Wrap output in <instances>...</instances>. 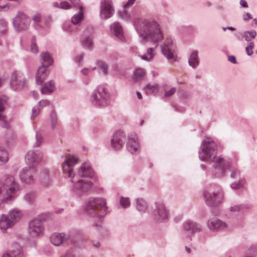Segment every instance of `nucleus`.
I'll return each instance as SVG.
<instances>
[{"mask_svg": "<svg viewBox=\"0 0 257 257\" xmlns=\"http://www.w3.org/2000/svg\"><path fill=\"white\" fill-rule=\"evenodd\" d=\"M143 26L140 30V36L144 41H150L153 43L154 47H151L147 50L146 53L141 56L142 59L149 61L154 56V49L157 46V42L163 38V35L158 24L154 21H147L143 23Z\"/></svg>", "mask_w": 257, "mask_h": 257, "instance_id": "nucleus-1", "label": "nucleus"}, {"mask_svg": "<svg viewBox=\"0 0 257 257\" xmlns=\"http://www.w3.org/2000/svg\"><path fill=\"white\" fill-rule=\"evenodd\" d=\"M77 162V158L73 156H69L67 157L63 166L64 173L67 174L68 177L72 178V182L74 183V191L79 195L89 191L93 185L90 182L84 180H77L73 172V167Z\"/></svg>", "mask_w": 257, "mask_h": 257, "instance_id": "nucleus-2", "label": "nucleus"}, {"mask_svg": "<svg viewBox=\"0 0 257 257\" xmlns=\"http://www.w3.org/2000/svg\"><path fill=\"white\" fill-rule=\"evenodd\" d=\"M217 149V145L212 139L206 138L201 145L200 158L202 161H211L216 164L223 163V158L221 156H216Z\"/></svg>", "mask_w": 257, "mask_h": 257, "instance_id": "nucleus-3", "label": "nucleus"}, {"mask_svg": "<svg viewBox=\"0 0 257 257\" xmlns=\"http://www.w3.org/2000/svg\"><path fill=\"white\" fill-rule=\"evenodd\" d=\"M86 211L91 216H96L100 219L108 212L106 200L103 198H95L88 202Z\"/></svg>", "mask_w": 257, "mask_h": 257, "instance_id": "nucleus-4", "label": "nucleus"}, {"mask_svg": "<svg viewBox=\"0 0 257 257\" xmlns=\"http://www.w3.org/2000/svg\"><path fill=\"white\" fill-rule=\"evenodd\" d=\"M23 217V213L21 210L14 209L11 210L7 216H3L0 219V228L5 230L14 226Z\"/></svg>", "mask_w": 257, "mask_h": 257, "instance_id": "nucleus-5", "label": "nucleus"}, {"mask_svg": "<svg viewBox=\"0 0 257 257\" xmlns=\"http://www.w3.org/2000/svg\"><path fill=\"white\" fill-rule=\"evenodd\" d=\"M206 203L210 206H216L222 201L223 195L220 189L216 191H209L204 194Z\"/></svg>", "mask_w": 257, "mask_h": 257, "instance_id": "nucleus-6", "label": "nucleus"}, {"mask_svg": "<svg viewBox=\"0 0 257 257\" xmlns=\"http://www.w3.org/2000/svg\"><path fill=\"white\" fill-rule=\"evenodd\" d=\"M36 176V169L33 167H25L20 173V178L24 183H33Z\"/></svg>", "mask_w": 257, "mask_h": 257, "instance_id": "nucleus-7", "label": "nucleus"}, {"mask_svg": "<svg viewBox=\"0 0 257 257\" xmlns=\"http://www.w3.org/2000/svg\"><path fill=\"white\" fill-rule=\"evenodd\" d=\"M28 231L30 235L33 237H36L42 234L44 228L41 221L39 219H34L31 221Z\"/></svg>", "mask_w": 257, "mask_h": 257, "instance_id": "nucleus-8", "label": "nucleus"}, {"mask_svg": "<svg viewBox=\"0 0 257 257\" xmlns=\"http://www.w3.org/2000/svg\"><path fill=\"white\" fill-rule=\"evenodd\" d=\"M30 19L23 13H19L14 20V25L18 31L26 30L30 25Z\"/></svg>", "mask_w": 257, "mask_h": 257, "instance_id": "nucleus-9", "label": "nucleus"}, {"mask_svg": "<svg viewBox=\"0 0 257 257\" xmlns=\"http://www.w3.org/2000/svg\"><path fill=\"white\" fill-rule=\"evenodd\" d=\"M124 134L120 131H116L113 134L111 140V145L114 150L121 149L124 143Z\"/></svg>", "mask_w": 257, "mask_h": 257, "instance_id": "nucleus-10", "label": "nucleus"}, {"mask_svg": "<svg viewBox=\"0 0 257 257\" xmlns=\"http://www.w3.org/2000/svg\"><path fill=\"white\" fill-rule=\"evenodd\" d=\"M97 94H95L92 96V102L96 105L103 106L106 101V90L103 86H100L97 88Z\"/></svg>", "mask_w": 257, "mask_h": 257, "instance_id": "nucleus-11", "label": "nucleus"}, {"mask_svg": "<svg viewBox=\"0 0 257 257\" xmlns=\"http://www.w3.org/2000/svg\"><path fill=\"white\" fill-rule=\"evenodd\" d=\"M42 159V154L39 151H29L26 157V162L28 165L34 167Z\"/></svg>", "mask_w": 257, "mask_h": 257, "instance_id": "nucleus-12", "label": "nucleus"}, {"mask_svg": "<svg viewBox=\"0 0 257 257\" xmlns=\"http://www.w3.org/2000/svg\"><path fill=\"white\" fill-rule=\"evenodd\" d=\"M26 83L24 78L17 74L13 73L12 75L11 80V86L14 90H19L23 88Z\"/></svg>", "mask_w": 257, "mask_h": 257, "instance_id": "nucleus-13", "label": "nucleus"}, {"mask_svg": "<svg viewBox=\"0 0 257 257\" xmlns=\"http://www.w3.org/2000/svg\"><path fill=\"white\" fill-rule=\"evenodd\" d=\"M113 9L110 0H102L101 7V17L106 19L110 18L113 14Z\"/></svg>", "mask_w": 257, "mask_h": 257, "instance_id": "nucleus-14", "label": "nucleus"}, {"mask_svg": "<svg viewBox=\"0 0 257 257\" xmlns=\"http://www.w3.org/2000/svg\"><path fill=\"white\" fill-rule=\"evenodd\" d=\"M174 46L172 39L171 38H167L162 46L163 54L168 59H173L174 57Z\"/></svg>", "mask_w": 257, "mask_h": 257, "instance_id": "nucleus-15", "label": "nucleus"}, {"mask_svg": "<svg viewBox=\"0 0 257 257\" xmlns=\"http://www.w3.org/2000/svg\"><path fill=\"white\" fill-rule=\"evenodd\" d=\"M154 215L157 221H162L168 217V211L162 203H157L156 209L154 211Z\"/></svg>", "mask_w": 257, "mask_h": 257, "instance_id": "nucleus-16", "label": "nucleus"}, {"mask_svg": "<svg viewBox=\"0 0 257 257\" xmlns=\"http://www.w3.org/2000/svg\"><path fill=\"white\" fill-rule=\"evenodd\" d=\"M126 146L128 151L132 154L138 151L140 147L138 138L136 136L130 138L127 142Z\"/></svg>", "mask_w": 257, "mask_h": 257, "instance_id": "nucleus-17", "label": "nucleus"}, {"mask_svg": "<svg viewBox=\"0 0 257 257\" xmlns=\"http://www.w3.org/2000/svg\"><path fill=\"white\" fill-rule=\"evenodd\" d=\"M48 74L47 69L45 67L40 66L36 75L37 83L41 85L47 77Z\"/></svg>", "mask_w": 257, "mask_h": 257, "instance_id": "nucleus-18", "label": "nucleus"}, {"mask_svg": "<svg viewBox=\"0 0 257 257\" xmlns=\"http://www.w3.org/2000/svg\"><path fill=\"white\" fill-rule=\"evenodd\" d=\"M67 238V236L63 233H55L51 235L50 239L54 245L59 246L64 242Z\"/></svg>", "mask_w": 257, "mask_h": 257, "instance_id": "nucleus-19", "label": "nucleus"}, {"mask_svg": "<svg viewBox=\"0 0 257 257\" xmlns=\"http://www.w3.org/2000/svg\"><path fill=\"white\" fill-rule=\"evenodd\" d=\"M207 225L209 228L212 230L223 229L227 226L225 223L216 219L209 220L208 221Z\"/></svg>", "mask_w": 257, "mask_h": 257, "instance_id": "nucleus-20", "label": "nucleus"}, {"mask_svg": "<svg viewBox=\"0 0 257 257\" xmlns=\"http://www.w3.org/2000/svg\"><path fill=\"white\" fill-rule=\"evenodd\" d=\"M79 174L82 177H91L92 175V170L89 163L86 162L82 165L79 171Z\"/></svg>", "mask_w": 257, "mask_h": 257, "instance_id": "nucleus-21", "label": "nucleus"}, {"mask_svg": "<svg viewBox=\"0 0 257 257\" xmlns=\"http://www.w3.org/2000/svg\"><path fill=\"white\" fill-rule=\"evenodd\" d=\"M184 229L190 233H194L200 231L201 227L198 224L189 220L185 223Z\"/></svg>", "mask_w": 257, "mask_h": 257, "instance_id": "nucleus-22", "label": "nucleus"}, {"mask_svg": "<svg viewBox=\"0 0 257 257\" xmlns=\"http://www.w3.org/2000/svg\"><path fill=\"white\" fill-rule=\"evenodd\" d=\"M42 58V65L41 66L45 67L46 68L53 63V59L51 55L47 52L41 53Z\"/></svg>", "mask_w": 257, "mask_h": 257, "instance_id": "nucleus-23", "label": "nucleus"}, {"mask_svg": "<svg viewBox=\"0 0 257 257\" xmlns=\"http://www.w3.org/2000/svg\"><path fill=\"white\" fill-rule=\"evenodd\" d=\"M111 29L114 33L115 35L122 40L123 38L122 29L118 23H114L111 26Z\"/></svg>", "mask_w": 257, "mask_h": 257, "instance_id": "nucleus-24", "label": "nucleus"}, {"mask_svg": "<svg viewBox=\"0 0 257 257\" xmlns=\"http://www.w3.org/2000/svg\"><path fill=\"white\" fill-rule=\"evenodd\" d=\"M55 89V84L53 81H50L45 83L41 88V92L42 94H46L52 92Z\"/></svg>", "mask_w": 257, "mask_h": 257, "instance_id": "nucleus-25", "label": "nucleus"}, {"mask_svg": "<svg viewBox=\"0 0 257 257\" xmlns=\"http://www.w3.org/2000/svg\"><path fill=\"white\" fill-rule=\"evenodd\" d=\"M146 74L145 71L142 68H137L134 73L133 79L134 81L137 82L143 79Z\"/></svg>", "mask_w": 257, "mask_h": 257, "instance_id": "nucleus-26", "label": "nucleus"}, {"mask_svg": "<svg viewBox=\"0 0 257 257\" xmlns=\"http://www.w3.org/2000/svg\"><path fill=\"white\" fill-rule=\"evenodd\" d=\"M76 1V4H74V7H76L78 5V6L79 7L78 5V2L79 0H75ZM83 16V9L81 6H80V11L79 13L77 15H75L72 18V22L74 24H78L80 21H81L82 20Z\"/></svg>", "mask_w": 257, "mask_h": 257, "instance_id": "nucleus-27", "label": "nucleus"}, {"mask_svg": "<svg viewBox=\"0 0 257 257\" xmlns=\"http://www.w3.org/2000/svg\"><path fill=\"white\" fill-rule=\"evenodd\" d=\"M22 255L21 248L19 246L16 250H13L5 253L2 257H21Z\"/></svg>", "mask_w": 257, "mask_h": 257, "instance_id": "nucleus-28", "label": "nucleus"}, {"mask_svg": "<svg viewBox=\"0 0 257 257\" xmlns=\"http://www.w3.org/2000/svg\"><path fill=\"white\" fill-rule=\"evenodd\" d=\"M7 100L6 98L0 97V120L4 122V127L8 128L9 124L6 121L5 117L2 114L1 112L4 109V105L6 103Z\"/></svg>", "mask_w": 257, "mask_h": 257, "instance_id": "nucleus-29", "label": "nucleus"}, {"mask_svg": "<svg viewBox=\"0 0 257 257\" xmlns=\"http://www.w3.org/2000/svg\"><path fill=\"white\" fill-rule=\"evenodd\" d=\"M189 65L192 67L194 68L198 64V59L197 52L196 51L193 52L189 60Z\"/></svg>", "mask_w": 257, "mask_h": 257, "instance_id": "nucleus-30", "label": "nucleus"}, {"mask_svg": "<svg viewBox=\"0 0 257 257\" xmlns=\"http://www.w3.org/2000/svg\"><path fill=\"white\" fill-rule=\"evenodd\" d=\"M159 86L157 84H148L145 87V90L148 94H155L158 92Z\"/></svg>", "mask_w": 257, "mask_h": 257, "instance_id": "nucleus-31", "label": "nucleus"}, {"mask_svg": "<svg viewBox=\"0 0 257 257\" xmlns=\"http://www.w3.org/2000/svg\"><path fill=\"white\" fill-rule=\"evenodd\" d=\"M8 160L7 152L3 148H0V165L5 164Z\"/></svg>", "mask_w": 257, "mask_h": 257, "instance_id": "nucleus-32", "label": "nucleus"}, {"mask_svg": "<svg viewBox=\"0 0 257 257\" xmlns=\"http://www.w3.org/2000/svg\"><path fill=\"white\" fill-rule=\"evenodd\" d=\"M137 209L140 211H145L147 208L146 202L143 199H138L137 200Z\"/></svg>", "mask_w": 257, "mask_h": 257, "instance_id": "nucleus-33", "label": "nucleus"}, {"mask_svg": "<svg viewBox=\"0 0 257 257\" xmlns=\"http://www.w3.org/2000/svg\"><path fill=\"white\" fill-rule=\"evenodd\" d=\"M256 35V33L255 31H248L245 32L244 33V37H245V39L247 41H249L250 40V37L252 38H254Z\"/></svg>", "mask_w": 257, "mask_h": 257, "instance_id": "nucleus-34", "label": "nucleus"}, {"mask_svg": "<svg viewBox=\"0 0 257 257\" xmlns=\"http://www.w3.org/2000/svg\"><path fill=\"white\" fill-rule=\"evenodd\" d=\"M120 205L123 208H126L130 206V202L128 198L121 197L120 200Z\"/></svg>", "mask_w": 257, "mask_h": 257, "instance_id": "nucleus-35", "label": "nucleus"}, {"mask_svg": "<svg viewBox=\"0 0 257 257\" xmlns=\"http://www.w3.org/2000/svg\"><path fill=\"white\" fill-rule=\"evenodd\" d=\"M254 47V43L249 42L245 48L246 53L248 55H251L253 53L252 49Z\"/></svg>", "mask_w": 257, "mask_h": 257, "instance_id": "nucleus-36", "label": "nucleus"}, {"mask_svg": "<svg viewBox=\"0 0 257 257\" xmlns=\"http://www.w3.org/2000/svg\"><path fill=\"white\" fill-rule=\"evenodd\" d=\"M31 51L32 53H37L38 52V47L36 45L35 39H32L31 46Z\"/></svg>", "mask_w": 257, "mask_h": 257, "instance_id": "nucleus-37", "label": "nucleus"}, {"mask_svg": "<svg viewBox=\"0 0 257 257\" xmlns=\"http://www.w3.org/2000/svg\"><path fill=\"white\" fill-rule=\"evenodd\" d=\"M83 45L85 47L90 48L92 45L91 39L90 38H86L85 40H83Z\"/></svg>", "mask_w": 257, "mask_h": 257, "instance_id": "nucleus-38", "label": "nucleus"}, {"mask_svg": "<svg viewBox=\"0 0 257 257\" xmlns=\"http://www.w3.org/2000/svg\"><path fill=\"white\" fill-rule=\"evenodd\" d=\"M97 64H98V66L99 67V68L102 70L103 73L106 74V72H107V66L106 65V64L102 61L98 62Z\"/></svg>", "mask_w": 257, "mask_h": 257, "instance_id": "nucleus-39", "label": "nucleus"}, {"mask_svg": "<svg viewBox=\"0 0 257 257\" xmlns=\"http://www.w3.org/2000/svg\"><path fill=\"white\" fill-rule=\"evenodd\" d=\"M60 8L61 9L67 10L71 8V5L66 2H63L60 3Z\"/></svg>", "mask_w": 257, "mask_h": 257, "instance_id": "nucleus-40", "label": "nucleus"}, {"mask_svg": "<svg viewBox=\"0 0 257 257\" xmlns=\"http://www.w3.org/2000/svg\"><path fill=\"white\" fill-rule=\"evenodd\" d=\"M33 21L37 24H38L39 22H41L42 20V18L39 14H36L34 15V16L33 18Z\"/></svg>", "mask_w": 257, "mask_h": 257, "instance_id": "nucleus-41", "label": "nucleus"}, {"mask_svg": "<svg viewBox=\"0 0 257 257\" xmlns=\"http://www.w3.org/2000/svg\"><path fill=\"white\" fill-rule=\"evenodd\" d=\"M176 91V88L173 87L169 89V90L166 91L165 96H170L172 95Z\"/></svg>", "mask_w": 257, "mask_h": 257, "instance_id": "nucleus-42", "label": "nucleus"}, {"mask_svg": "<svg viewBox=\"0 0 257 257\" xmlns=\"http://www.w3.org/2000/svg\"><path fill=\"white\" fill-rule=\"evenodd\" d=\"M8 8V6L5 5L2 0H0V11H6Z\"/></svg>", "mask_w": 257, "mask_h": 257, "instance_id": "nucleus-43", "label": "nucleus"}, {"mask_svg": "<svg viewBox=\"0 0 257 257\" xmlns=\"http://www.w3.org/2000/svg\"><path fill=\"white\" fill-rule=\"evenodd\" d=\"M239 175V172L237 169H233L231 174V177L232 178H236Z\"/></svg>", "mask_w": 257, "mask_h": 257, "instance_id": "nucleus-44", "label": "nucleus"}, {"mask_svg": "<svg viewBox=\"0 0 257 257\" xmlns=\"http://www.w3.org/2000/svg\"><path fill=\"white\" fill-rule=\"evenodd\" d=\"M40 177L44 180V181L49 180V177L46 172L42 173L40 175Z\"/></svg>", "mask_w": 257, "mask_h": 257, "instance_id": "nucleus-45", "label": "nucleus"}, {"mask_svg": "<svg viewBox=\"0 0 257 257\" xmlns=\"http://www.w3.org/2000/svg\"><path fill=\"white\" fill-rule=\"evenodd\" d=\"M136 0H128L127 3L124 5L125 8H128L132 6L135 3Z\"/></svg>", "mask_w": 257, "mask_h": 257, "instance_id": "nucleus-46", "label": "nucleus"}, {"mask_svg": "<svg viewBox=\"0 0 257 257\" xmlns=\"http://www.w3.org/2000/svg\"><path fill=\"white\" fill-rule=\"evenodd\" d=\"M119 15L122 19H126L128 17V15L125 10L119 12Z\"/></svg>", "mask_w": 257, "mask_h": 257, "instance_id": "nucleus-47", "label": "nucleus"}, {"mask_svg": "<svg viewBox=\"0 0 257 257\" xmlns=\"http://www.w3.org/2000/svg\"><path fill=\"white\" fill-rule=\"evenodd\" d=\"M240 4L241 6V7H242L243 8H247L248 7L247 4L245 0H240Z\"/></svg>", "mask_w": 257, "mask_h": 257, "instance_id": "nucleus-48", "label": "nucleus"}, {"mask_svg": "<svg viewBox=\"0 0 257 257\" xmlns=\"http://www.w3.org/2000/svg\"><path fill=\"white\" fill-rule=\"evenodd\" d=\"M36 139H37V146H39L41 145L42 139L40 136H38V135H37Z\"/></svg>", "mask_w": 257, "mask_h": 257, "instance_id": "nucleus-49", "label": "nucleus"}, {"mask_svg": "<svg viewBox=\"0 0 257 257\" xmlns=\"http://www.w3.org/2000/svg\"><path fill=\"white\" fill-rule=\"evenodd\" d=\"M49 104V102L47 100H42L39 102V106H46Z\"/></svg>", "mask_w": 257, "mask_h": 257, "instance_id": "nucleus-50", "label": "nucleus"}, {"mask_svg": "<svg viewBox=\"0 0 257 257\" xmlns=\"http://www.w3.org/2000/svg\"><path fill=\"white\" fill-rule=\"evenodd\" d=\"M228 60L234 64L236 63V59L235 57L233 56H230L228 57Z\"/></svg>", "mask_w": 257, "mask_h": 257, "instance_id": "nucleus-51", "label": "nucleus"}, {"mask_svg": "<svg viewBox=\"0 0 257 257\" xmlns=\"http://www.w3.org/2000/svg\"><path fill=\"white\" fill-rule=\"evenodd\" d=\"M239 209H240V207L238 205H236L233 207H231L230 208V210L231 211H239Z\"/></svg>", "mask_w": 257, "mask_h": 257, "instance_id": "nucleus-52", "label": "nucleus"}, {"mask_svg": "<svg viewBox=\"0 0 257 257\" xmlns=\"http://www.w3.org/2000/svg\"><path fill=\"white\" fill-rule=\"evenodd\" d=\"M252 17L249 13H246V15L244 16V20L245 21H248Z\"/></svg>", "mask_w": 257, "mask_h": 257, "instance_id": "nucleus-53", "label": "nucleus"}, {"mask_svg": "<svg viewBox=\"0 0 257 257\" xmlns=\"http://www.w3.org/2000/svg\"><path fill=\"white\" fill-rule=\"evenodd\" d=\"M38 114V112H37V111L36 108V107H34V108L33 109V112H32V117H35V116H36Z\"/></svg>", "mask_w": 257, "mask_h": 257, "instance_id": "nucleus-54", "label": "nucleus"}, {"mask_svg": "<svg viewBox=\"0 0 257 257\" xmlns=\"http://www.w3.org/2000/svg\"><path fill=\"white\" fill-rule=\"evenodd\" d=\"M242 186V184H236L234 186V184H231V187L233 189H237L239 188L240 186Z\"/></svg>", "mask_w": 257, "mask_h": 257, "instance_id": "nucleus-55", "label": "nucleus"}, {"mask_svg": "<svg viewBox=\"0 0 257 257\" xmlns=\"http://www.w3.org/2000/svg\"><path fill=\"white\" fill-rule=\"evenodd\" d=\"M89 72V70L87 68L83 69L82 70V73L84 75H87Z\"/></svg>", "mask_w": 257, "mask_h": 257, "instance_id": "nucleus-56", "label": "nucleus"}, {"mask_svg": "<svg viewBox=\"0 0 257 257\" xmlns=\"http://www.w3.org/2000/svg\"><path fill=\"white\" fill-rule=\"evenodd\" d=\"M83 59L82 56H79L77 57L76 60L78 61V62H80Z\"/></svg>", "mask_w": 257, "mask_h": 257, "instance_id": "nucleus-57", "label": "nucleus"}, {"mask_svg": "<svg viewBox=\"0 0 257 257\" xmlns=\"http://www.w3.org/2000/svg\"><path fill=\"white\" fill-rule=\"evenodd\" d=\"M137 96H138L139 99H142V94H141L140 92H137Z\"/></svg>", "mask_w": 257, "mask_h": 257, "instance_id": "nucleus-58", "label": "nucleus"}, {"mask_svg": "<svg viewBox=\"0 0 257 257\" xmlns=\"http://www.w3.org/2000/svg\"><path fill=\"white\" fill-rule=\"evenodd\" d=\"M93 245L96 247H98L100 245V243L98 242H97L96 243H93Z\"/></svg>", "mask_w": 257, "mask_h": 257, "instance_id": "nucleus-59", "label": "nucleus"}, {"mask_svg": "<svg viewBox=\"0 0 257 257\" xmlns=\"http://www.w3.org/2000/svg\"><path fill=\"white\" fill-rule=\"evenodd\" d=\"M186 250L188 253H190L191 251L190 249L187 247H186Z\"/></svg>", "mask_w": 257, "mask_h": 257, "instance_id": "nucleus-60", "label": "nucleus"}, {"mask_svg": "<svg viewBox=\"0 0 257 257\" xmlns=\"http://www.w3.org/2000/svg\"><path fill=\"white\" fill-rule=\"evenodd\" d=\"M54 6L55 7H57V6H58V3H54Z\"/></svg>", "mask_w": 257, "mask_h": 257, "instance_id": "nucleus-61", "label": "nucleus"}, {"mask_svg": "<svg viewBox=\"0 0 257 257\" xmlns=\"http://www.w3.org/2000/svg\"><path fill=\"white\" fill-rule=\"evenodd\" d=\"M253 21H254L255 25H257V19H254Z\"/></svg>", "mask_w": 257, "mask_h": 257, "instance_id": "nucleus-62", "label": "nucleus"}, {"mask_svg": "<svg viewBox=\"0 0 257 257\" xmlns=\"http://www.w3.org/2000/svg\"><path fill=\"white\" fill-rule=\"evenodd\" d=\"M229 30H234V28H232V27H229L228 28Z\"/></svg>", "mask_w": 257, "mask_h": 257, "instance_id": "nucleus-63", "label": "nucleus"}, {"mask_svg": "<svg viewBox=\"0 0 257 257\" xmlns=\"http://www.w3.org/2000/svg\"><path fill=\"white\" fill-rule=\"evenodd\" d=\"M95 69H96V68H95V67H94V68H92V70H95Z\"/></svg>", "mask_w": 257, "mask_h": 257, "instance_id": "nucleus-64", "label": "nucleus"}]
</instances>
